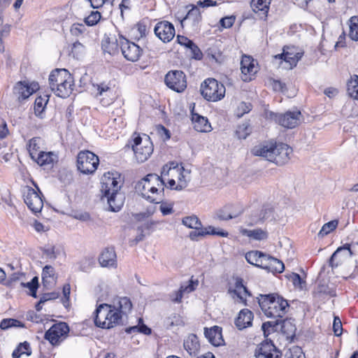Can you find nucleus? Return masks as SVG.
Wrapping results in <instances>:
<instances>
[{
	"label": "nucleus",
	"instance_id": "1",
	"mask_svg": "<svg viewBox=\"0 0 358 358\" xmlns=\"http://www.w3.org/2000/svg\"><path fill=\"white\" fill-rule=\"evenodd\" d=\"M132 308L130 299L126 296H117L111 303H101L94 312V322L97 327L112 329L122 323V317Z\"/></svg>",
	"mask_w": 358,
	"mask_h": 358
},
{
	"label": "nucleus",
	"instance_id": "2",
	"mask_svg": "<svg viewBox=\"0 0 358 358\" xmlns=\"http://www.w3.org/2000/svg\"><path fill=\"white\" fill-rule=\"evenodd\" d=\"M163 180L162 175L150 173L136 183L135 189L150 203H160L164 199L165 185Z\"/></svg>",
	"mask_w": 358,
	"mask_h": 358
},
{
	"label": "nucleus",
	"instance_id": "3",
	"mask_svg": "<svg viewBox=\"0 0 358 358\" xmlns=\"http://www.w3.org/2000/svg\"><path fill=\"white\" fill-rule=\"evenodd\" d=\"M161 175L164 185L171 189L180 191L186 188L190 181V171L176 162H171L163 166Z\"/></svg>",
	"mask_w": 358,
	"mask_h": 358
},
{
	"label": "nucleus",
	"instance_id": "4",
	"mask_svg": "<svg viewBox=\"0 0 358 358\" xmlns=\"http://www.w3.org/2000/svg\"><path fill=\"white\" fill-rule=\"evenodd\" d=\"M252 153L255 156L263 157L278 165H283L289 160L292 149L285 143H269L254 147Z\"/></svg>",
	"mask_w": 358,
	"mask_h": 358
},
{
	"label": "nucleus",
	"instance_id": "5",
	"mask_svg": "<svg viewBox=\"0 0 358 358\" xmlns=\"http://www.w3.org/2000/svg\"><path fill=\"white\" fill-rule=\"evenodd\" d=\"M49 85L57 96L66 98L73 91V78L67 70L57 69L49 76Z\"/></svg>",
	"mask_w": 358,
	"mask_h": 358
},
{
	"label": "nucleus",
	"instance_id": "6",
	"mask_svg": "<svg viewBox=\"0 0 358 358\" xmlns=\"http://www.w3.org/2000/svg\"><path fill=\"white\" fill-rule=\"evenodd\" d=\"M259 304L265 315L273 318H282L289 307L287 301L278 294L260 295Z\"/></svg>",
	"mask_w": 358,
	"mask_h": 358
},
{
	"label": "nucleus",
	"instance_id": "7",
	"mask_svg": "<svg viewBox=\"0 0 358 358\" xmlns=\"http://www.w3.org/2000/svg\"><path fill=\"white\" fill-rule=\"evenodd\" d=\"M131 141L133 142L132 150L136 160L140 163L145 162L153 152V145L150 137L146 134L141 136L135 133Z\"/></svg>",
	"mask_w": 358,
	"mask_h": 358
},
{
	"label": "nucleus",
	"instance_id": "8",
	"mask_svg": "<svg viewBox=\"0 0 358 358\" xmlns=\"http://www.w3.org/2000/svg\"><path fill=\"white\" fill-rule=\"evenodd\" d=\"M201 93L208 101H220L224 96L225 87L214 78H208L201 85Z\"/></svg>",
	"mask_w": 358,
	"mask_h": 358
},
{
	"label": "nucleus",
	"instance_id": "9",
	"mask_svg": "<svg viewBox=\"0 0 358 358\" xmlns=\"http://www.w3.org/2000/svg\"><path fill=\"white\" fill-rule=\"evenodd\" d=\"M99 157L89 150L80 151L77 157L78 169L84 174H92L97 169Z\"/></svg>",
	"mask_w": 358,
	"mask_h": 358
},
{
	"label": "nucleus",
	"instance_id": "10",
	"mask_svg": "<svg viewBox=\"0 0 358 358\" xmlns=\"http://www.w3.org/2000/svg\"><path fill=\"white\" fill-rule=\"evenodd\" d=\"M36 189L26 187L24 191V201L28 208L34 213H40L43 207V194L38 187L34 182Z\"/></svg>",
	"mask_w": 358,
	"mask_h": 358
},
{
	"label": "nucleus",
	"instance_id": "11",
	"mask_svg": "<svg viewBox=\"0 0 358 358\" xmlns=\"http://www.w3.org/2000/svg\"><path fill=\"white\" fill-rule=\"evenodd\" d=\"M270 117L282 127L292 129L299 124L301 113L299 110L287 111L283 114L271 113Z\"/></svg>",
	"mask_w": 358,
	"mask_h": 358
},
{
	"label": "nucleus",
	"instance_id": "12",
	"mask_svg": "<svg viewBox=\"0 0 358 358\" xmlns=\"http://www.w3.org/2000/svg\"><path fill=\"white\" fill-rule=\"evenodd\" d=\"M164 82L169 88L178 93L187 88L186 76L182 71H169L165 76Z\"/></svg>",
	"mask_w": 358,
	"mask_h": 358
},
{
	"label": "nucleus",
	"instance_id": "13",
	"mask_svg": "<svg viewBox=\"0 0 358 358\" xmlns=\"http://www.w3.org/2000/svg\"><path fill=\"white\" fill-rule=\"evenodd\" d=\"M101 192L103 195H108L120 190L121 178L118 173H105L101 178Z\"/></svg>",
	"mask_w": 358,
	"mask_h": 358
},
{
	"label": "nucleus",
	"instance_id": "14",
	"mask_svg": "<svg viewBox=\"0 0 358 358\" xmlns=\"http://www.w3.org/2000/svg\"><path fill=\"white\" fill-rule=\"evenodd\" d=\"M69 327L65 322H59L52 325L45 334V338L52 345H57L62 343L67 336Z\"/></svg>",
	"mask_w": 358,
	"mask_h": 358
},
{
	"label": "nucleus",
	"instance_id": "15",
	"mask_svg": "<svg viewBox=\"0 0 358 358\" xmlns=\"http://www.w3.org/2000/svg\"><path fill=\"white\" fill-rule=\"evenodd\" d=\"M124 58L128 61L136 62L142 55L143 50L136 43L120 36L117 41Z\"/></svg>",
	"mask_w": 358,
	"mask_h": 358
},
{
	"label": "nucleus",
	"instance_id": "16",
	"mask_svg": "<svg viewBox=\"0 0 358 358\" xmlns=\"http://www.w3.org/2000/svg\"><path fill=\"white\" fill-rule=\"evenodd\" d=\"M302 53L297 52L295 47H285L282 54L277 55L275 58L283 59L287 64V69H292L296 66L299 60L301 58Z\"/></svg>",
	"mask_w": 358,
	"mask_h": 358
},
{
	"label": "nucleus",
	"instance_id": "17",
	"mask_svg": "<svg viewBox=\"0 0 358 358\" xmlns=\"http://www.w3.org/2000/svg\"><path fill=\"white\" fill-rule=\"evenodd\" d=\"M156 36L163 42H169L175 36V28L168 21L158 22L155 27Z\"/></svg>",
	"mask_w": 358,
	"mask_h": 358
},
{
	"label": "nucleus",
	"instance_id": "18",
	"mask_svg": "<svg viewBox=\"0 0 358 358\" xmlns=\"http://www.w3.org/2000/svg\"><path fill=\"white\" fill-rule=\"evenodd\" d=\"M343 252H345V256L346 257L358 255V241L352 243H345L343 246L339 247L331 257L330 264L332 266H337L341 262V259L337 261V258Z\"/></svg>",
	"mask_w": 358,
	"mask_h": 358
},
{
	"label": "nucleus",
	"instance_id": "19",
	"mask_svg": "<svg viewBox=\"0 0 358 358\" xmlns=\"http://www.w3.org/2000/svg\"><path fill=\"white\" fill-rule=\"evenodd\" d=\"M257 358H281V353L278 350L271 341H265L255 350Z\"/></svg>",
	"mask_w": 358,
	"mask_h": 358
},
{
	"label": "nucleus",
	"instance_id": "20",
	"mask_svg": "<svg viewBox=\"0 0 358 358\" xmlns=\"http://www.w3.org/2000/svg\"><path fill=\"white\" fill-rule=\"evenodd\" d=\"M93 87L97 91L96 96H100L99 99L103 106H108L113 101L115 94L109 85L101 83L93 85Z\"/></svg>",
	"mask_w": 358,
	"mask_h": 358
},
{
	"label": "nucleus",
	"instance_id": "21",
	"mask_svg": "<svg viewBox=\"0 0 358 358\" xmlns=\"http://www.w3.org/2000/svg\"><path fill=\"white\" fill-rule=\"evenodd\" d=\"M241 70L242 73V80L245 82H249L257 72V67L254 64V59L250 56L243 57L241 62Z\"/></svg>",
	"mask_w": 358,
	"mask_h": 358
},
{
	"label": "nucleus",
	"instance_id": "22",
	"mask_svg": "<svg viewBox=\"0 0 358 358\" xmlns=\"http://www.w3.org/2000/svg\"><path fill=\"white\" fill-rule=\"evenodd\" d=\"M194 229V231H192L189 233V238L192 241H198L199 238L203 237L206 235H217L221 237H227L229 235L228 232L212 226L206 228H201V227H199Z\"/></svg>",
	"mask_w": 358,
	"mask_h": 358
},
{
	"label": "nucleus",
	"instance_id": "23",
	"mask_svg": "<svg viewBox=\"0 0 358 358\" xmlns=\"http://www.w3.org/2000/svg\"><path fill=\"white\" fill-rule=\"evenodd\" d=\"M38 89V85L32 83L30 85L26 82H19L14 87V93L19 100H24Z\"/></svg>",
	"mask_w": 358,
	"mask_h": 358
},
{
	"label": "nucleus",
	"instance_id": "24",
	"mask_svg": "<svg viewBox=\"0 0 358 358\" xmlns=\"http://www.w3.org/2000/svg\"><path fill=\"white\" fill-rule=\"evenodd\" d=\"M106 199L108 208L113 212H118L124 204V196L120 191L108 195H103L102 199Z\"/></svg>",
	"mask_w": 358,
	"mask_h": 358
},
{
	"label": "nucleus",
	"instance_id": "25",
	"mask_svg": "<svg viewBox=\"0 0 358 358\" xmlns=\"http://www.w3.org/2000/svg\"><path fill=\"white\" fill-rule=\"evenodd\" d=\"M204 334L208 341L215 346H220L224 343L222 328L220 327L214 326L210 329L205 328Z\"/></svg>",
	"mask_w": 358,
	"mask_h": 358
},
{
	"label": "nucleus",
	"instance_id": "26",
	"mask_svg": "<svg viewBox=\"0 0 358 358\" xmlns=\"http://www.w3.org/2000/svg\"><path fill=\"white\" fill-rule=\"evenodd\" d=\"M99 262L102 267H116V254L113 248H106L99 257Z\"/></svg>",
	"mask_w": 358,
	"mask_h": 358
},
{
	"label": "nucleus",
	"instance_id": "27",
	"mask_svg": "<svg viewBox=\"0 0 358 358\" xmlns=\"http://www.w3.org/2000/svg\"><path fill=\"white\" fill-rule=\"evenodd\" d=\"M253 317L254 315L251 310L246 308L243 309L239 312L238 317L236 318L235 324L238 329H244L252 326Z\"/></svg>",
	"mask_w": 358,
	"mask_h": 358
},
{
	"label": "nucleus",
	"instance_id": "28",
	"mask_svg": "<svg viewBox=\"0 0 358 358\" xmlns=\"http://www.w3.org/2000/svg\"><path fill=\"white\" fill-rule=\"evenodd\" d=\"M262 268L272 273H282L285 270V265L282 261L268 255H266Z\"/></svg>",
	"mask_w": 358,
	"mask_h": 358
},
{
	"label": "nucleus",
	"instance_id": "29",
	"mask_svg": "<svg viewBox=\"0 0 358 358\" xmlns=\"http://www.w3.org/2000/svg\"><path fill=\"white\" fill-rule=\"evenodd\" d=\"M229 292L233 298L237 297L238 302L243 303L245 305L246 304V296H250L248 289L243 284V280L238 278L236 279L234 289H229Z\"/></svg>",
	"mask_w": 358,
	"mask_h": 358
},
{
	"label": "nucleus",
	"instance_id": "30",
	"mask_svg": "<svg viewBox=\"0 0 358 358\" xmlns=\"http://www.w3.org/2000/svg\"><path fill=\"white\" fill-rule=\"evenodd\" d=\"M192 121L195 130L199 132H209L212 127L207 118L198 114H192Z\"/></svg>",
	"mask_w": 358,
	"mask_h": 358
},
{
	"label": "nucleus",
	"instance_id": "31",
	"mask_svg": "<svg viewBox=\"0 0 358 358\" xmlns=\"http://www.w3.org/2000/svg\"><path fill=\"white\" fill-rule=\"evenodd\" d=\"M266 255L262 252L253 250L246 253L245 259L249 264L262 268Z\"/></svg>",
	"mask_w": 358,
	"mask_h": 358
},
{
	"label": "nucleus",
	"instance_id": "32",
	"mask_svg": "<svg viewBox=\"0 0 358 358\" xmlns=\"http://www.w3.org/2000/svg\"><path fill=\"white\" fill-rule=\"evenodd\" d=\"M239 231L242 235L256 241H262L268 238L267 231L260 228L249 230L241 227Z\"/></svg>",
	"mask_w": 358,
	"mask_h": 358
},
{
	"label": "nucleus",
	"instance_id": "33",
	"mask_svg": "<svg viewBox=\"0 0 358 358\" xmlns=\"http://www.w3.org/2000/svg\"><path fill=\"white\" fill-rule=\"evenodd\" d=\"M183 346L190 355H195L200 348L197 336L194 334L189 335L184 341Z\"/></svg>",
	"mask_w": 358,
	"mask_h": 358
},
{
	"label": "nucleus",
	"instance_id": "34",
	"mask_svg": "<svg viewBox=\"0 0 358 358\" xmlns=\"http://www.w3.org/2000/svg\"><path fill=\"white\" fill-rule=\"evenodd\" d=\"M57 159V155L52 152L41 151L34 161L41 166L52 164Z\"/></svg>",
	"mask_w": 358,
	"mask_h": 358
},
{
	"label": "nucleus",
	"instance_id": "35",
	"mask_svg": "<svg viewBox=\"0 0 358 358\" xmlns=\"http://www.w3.org/2000/svg\"><path fill=\"white\" fill-rule=\"evenodd\" d=\"M201 20V15L199 9L196 7H193L181 20V24H182L184 22H188L192 27H197Z\"/></svg>",
	"mask_w": 358,
	"mask_h": 358
},
{
	"label": "nucleus",
	"instance_id": "36",
	"mask_svg": "<svg viewBox=\"0 0 358 358\" xmlns=\"http://www.w3.org/2000/svg\"><path fill=\"white\" fill-rule=\"evenodd\" d=\"M273 209L271 206H265L263 207L260 212L259 217L258 218H254L250 221H247L248 226H253L258 224L260 222L270 219L273 217Z\"/></svg>",
	"mask_w": 358,
	"mask_h": 358
},
{
	"label": "nucleus",
	"instance_id": "37",
	"mask_svg": "<svg viewBox=\"0 0 358 358\" xmlns=\"http://www.w3.org/2000/svg\"><path fill=\"white\" fill-rule=\"evenodd\" d=\"M241 212H234L232 206H226L217 212V217L220 220H229L236 218L241 215Z\"/></svg>",
	"mask_w": 358,
	"mask_h": 358
},
{
	"label": "nucleus",
	"instance_id": "38",
	"mask_svg": "<svg viewBox=\"0 0 358 358\" xmlns=\"http://www.w3.org/2000/svg\"><path fill=\"white\" fill-rule=\"evenodd\" d=\"M41 143L42 140L38 137H34L29 141L28 145V151L31 158L33 160H34L42 151L41 150Z\"/></svg>",
	"mask_w": 358,
	"mask_h": 358
},
{
	"label": "nucleus",
	"instance_id": "39",
	"mask_svg": "<svg viewBox=\"0 0 358 358\" xmlns=\"http://www.w3.org/2000/svg\"><path fill=\"white\" fill-rule=\"evenodd\" d=\"M347 92L350 97L358 100V76L354 75L348 82Z\"/></svg>",
	"mask_w": 358,
	"mask_h": 358
},
{
	"label": "nucleus",
	"instance_id": "40",
	"mask_svg": "<svg viewBox=\"0 0 358 358\" xmlns=\"http://www.w3.org/2000/svg\"><path fill=\"white\" fill-rule=\"evenodd\" d=\"M43 282L45 285L50 283H55L56 281L55 269L51 266H45L43 269L42 273Z\"/></svg>",
	"mask_w": 358,
	"mask_h": 358
},
{
	"label": "nucleus",
	"instance_id": "41",
	"mask_svg": "<svg viewBox=\"0 0 358 358\" xmlns=\"http://www.w3.org/2000/svg\"><path fill=\"white\" fill-rule=\"evenodd\" d=\"M338 224V220H334L327 223H325L317 234L318 237L324 238V236H327L337 228Z\"/></svg>",
	"mask_w": 358,
	"mask_h": 358
},
{
	"label": "nucleus",
	"instance_id": "42",
	"mask_svg": "<svg viewBox=\"0 0 358 358\" xmlns=\"http://www.w3.org/2000/svg\"><path fill=\"white\" fill-rule=\"evenodd\" d=\"M31 353L30 345L28 342L25 341L18 345L16 349L13 352V358H20L22 355H30Z\"/></svg>",
	"mask_w": 358,
	"mask_h": 358
},
{
	"label": "nucleus",
	"instance_id": "43",
	"mask_svg": "<svg viewBox=\"0 0 358 358\" xmlns=\"http://www.w3.org/2000/svg\"><path fill=\"white\" fill-rule=\"evenodd\" d=\"M194 289L192 281L187 286H181L180 289L171 295L172 301L176 303L181 301L184 293H189Z\"/></svg>",
	"mask_w": 358,
	"mask_h": 358
},
{
	"label": "nucleus",
	"instance_id": "44",
	"mask_svg": "<svg viewBox=\"0 0 358 358\" xmlns=\"http://www.w3.org/2000/svg\"><path fill=\"white\" fill-rule=\"evenodd\" d=\"M350 38L355 41H358V16H352L349 20Z\"/></svg>",
	"mask_w": 358,
	"mask_h": 358
},
{
	"label": "nucleus",
	"instance_id": "45",
	"mask_svg": "<svg viewBox=\"0 0 358 358\" xmlns=\"http://www.w3.org/2000/svg\"><path fill=\"white\" fill-rule=\"evenodd\" d=\"M271 0H252L251 5L255 12L263 11L266 13L268 10Z\"/></svg>",
	"mask_w": 358,
	"mask_h": 358
},
{
	"label": "nucleus",
	"instance_id": "46",
	"mask_svg": "<svg viewBox=\"0 0 358 358\" xmlns=\"http://www.w3.org/2000/svg\"><path fill=\"white\" fill-rule=\"evenodd\" d=\"M49 100L48 95L38 96L34 103V111L36 115H40L45 109Z\"/></svg>",
	"mask_w": 358,
	"mask_h": 358
},
{
	"label": "nucleus",
	"instance_id": "47",
	"mask_svg": "<svg viewBox=\"0 0 358 358\" xmlns=\"http://www.w3.org/2000/svg\"><path fill=\"white\" fill-rule=\"evenodd\" d=\"M182 222L184 225L191 229H197L201 226L200 220L195 215L184 217L182 220Z\"/></svg>",
	"mask_w": 358,
	"mask_h": 358
},
{
	"label": "nucleus",
	"instance_id": "48",
	"mask_svg": "<svg viewBox=\"0 0 358 358\" xmlns=\"http://www.w3.org/2000/svg\"><path fill=\"white\" fill-rule=\"evenodd\" d=\"M251 131L252 129L250 125L245 122L238 127L236 133L238 138L245 139L247 136L250 135Z\"/></svg>",
	"mask_w": 358,
	"mask_h": 358
},
{
	"label": "nucleus",
	"instance_id": "49",
	"mask_svg": "<svg viewBox=\"0 0 358 358\" xmlns=\"http://www.w3.org/2000/svg\"><path fill=\"white\" fill-rule=\"evenodd\" d=\"M13 327H23V324L20 321L12 318L3 319L0 323V328L2 330H6Z\"/></svg>",
	"mask_w": 358,
	"mask_h": 358
},
{
	"label": "nucleus",
	"instance_id": "50",
	"mask_svg": "<svg viewBox=\"0 0 358 358\" xmlns=\"http://www.w3.org/2000/svg\"><path fill=\"white\" fill-rule=\"evenodd\" d=\"M22 287H27L30 290V295L36 298V290L38 287V278L34 277L30 282L27 283H21Z\"/></svg>",
	"mask_w": 358,
	"mask_h": 358
},
{
	"label": "nucleus",
	"instance_id": "51",
	"mask_svg": "<svg viewBox=\"0 0 358 358\" xmlns=\"http://www.w3.org/2000/svg\"><path fill=\"white\" fill-rule=\"evenodd\" d=\"M252 109V105L250 103H246L244 101L241 102L236 109V115L238 117H243L245 114L248 113Z\"/></svg>",
	"mask_w": 358,
	"mask_h": 358
},
{
	"label": "nucleus",
	"instance_id": "52",
	"mask_svg": "<svg viewBox=\"0 0 358 358\" xmlns=\"http://www.w3.org/2000/svg\"><path fill=\"white\" fill-rule=\"evenodd\" d=\"M101 13L98 11H92L90 15L85 18V22L88 26H94L100 20Z\"/></svg>",
	"mask_w": 358,
	"mask_h": 358
},
{
	"label": "nucleus",
	"instance_id": "53",
	"mask_svg": "<svg viewBox=\"0 0 358 358\" xmlns=\"http://www.w3.org/2000/svg\"><path fill=\"white\" fill-rule=\"evenodd\" d=\"M289 279L292 282L296 288L302 289L306 285V282L301 279V276L298 273H292L289 275Z\"/></svg>",
	"mask_w": 358,
	"mask_h": 358
},
{
	"label": "nucleus",
	"instance_id": "54",
	"mask_svg": "<svg viewBox=\"0 0 358 358\" xmlns=\"http://www.w3.org/2000/svg\"><path fill=\"white\" fill-rule=\"evenodd\" d=\"M85 26L83 24L74 23L71 26L70 31L72 35L78 36L82 35L85 32Z\"/></svg>",
	"mask_w": 358,
	"mask_h": 358
},
{
	"label": "nucleus",
	"instance_id": "55",
	"mask_svg": "<svg viewBox=\"0 0 358 358\" xmlns=\"http://www.w3.org/2000/svg\"><path fill=\"white\" fill-rule=\"evenodd\" d=\"M135 331H139L145 335H150L151 334V329L145 324H142L139 327L134 326L127 329V332L132 333Z\"/></svg>",
	"mask_w": 358,
	"mask_h": 358
},
{
	"label": "nucleus",
	"instance_id": "56",
	"mask_svg": "<svg viewBox=\"0 0 358 358\" xmlns=\"http://www.w3.org/2000/svg\"><path fill=\"white\" fill-rule=\"evenodd\" d=\"M85 50V47L80 42H75L71 48V54L74 57L78 58V57L83 54Z\"/></svg>",
	"mask_w": 358,
	"mask_h": 358
},
{
	"label": "nucleus",
	"instance_id": "57",
	"mask_svg": "<svg viewBox=\"0 0 358 358\" xmlns=\"http://www.w3.org/2000/svg\"><path fill=\"white\" fill-rule=\"evenodd\" d=\"M333 330L335 336H339L343 331L342 323L340 318L337 316L334 317L333 323Z\"/></svg>",
	"mask_w": 358,
	"mask_h": 358
},
{
	"label": "nucleus",
	"instance_id": "58",
	"mask_svg": "<svg viewBox=\"0 0 358 358\" xmlns=\"http://www.w3.org/2000/svg\"><path fill=\"white\" fill-rule=\"evenodd\" d=\"M192 53V57L195 59H201L202 58V52L199 48V47L194 43V42L192 43V44L188 48Z\"/></svg>",
	"mask_w": 358,
	"mask_h": 358
},
{
	"label": "nucleus",
	"instance_id": "59",
	"mask_svg": "<svg viewBox=\"0 0 358 358\" xmlns=\"http://www.w3.org/2000/svg\"><path fill=\"white\" fill-rule=\"evenodd\" d=\"M62 292L64 296V298L62 299L63 304L64 306L67 307L69 306V296L71 294V286L69 284H65L64 285Z\"/></svg>",
	"mask_w": 358,
	"mask_h": 358
},
{
	"label": "nucleus",
	"instance_id": "60",
	"mask_svg": "<svg viewBox=\"0 0 358 358\" xmlns=\"http://www.w3.org/2000/svg\"><path fill=\"white\" fill-rule=\"evenodd\" d=\"M234 22L235 17L233 15L224 17L220 21L221 26L224 28H230L234 24Z\"/></svg>",
	"mask_w": 358,
	"mask_h": 358
},
{
	"label": "nucleus",
	"instance_id": "61",
	"mask_svg": "<svg viewBox=\"0 0 358 358\" xmlns=\"http://www.w3.org/2000/svg\"><path fill=\"white\" fill-rule=\"evenodd\" d=\"M280 321V320L278 319L275 321H268L263 323L262 328L264 331V334H266L267 332L268 334H269L270 329L278 325Z\"/></svg>",
	"mask_w": 358,
	"mask_h": 358
},
{
	"label": "nucleus",
	"instance_id": "62",
	"mask_svg": "<svg viewBox=\"0 0 358 358\" xmlns=\"http://www.w3.org/2000/svg\"><path fill=\"white\" fill-rule=\"evenodd\" d=\"M159 208L164 215H167L173 213V205L171 203H164L162 202Z\"/></svg>",
	"mask_w": 358,
	"mask_h": 358
},
{
	"label": "nucleus",
	"instance_id": "63",
	"mask_svg": "<svg viewBox=\"0 0 358 358\" xmlns=\"http://www.w3.org/2000/svg\"><path fill=\"white\" fill-rule=\"evenodd\" d=\"M22 276V274L19 273H14L10 276H9L8 279L7 280L6 285L7 286H12L13 284L18 280H20V277Z\"/></svg>",
	"mask_w": 358,
	"mask_h": 358
},
{
	"label": "nucleus",
	"instance_id": "64",
	"mask_svg": "<svg viewBox=\"0 0 358 358\" xmlns=\"http://www.w3.org/2000/svg\"><path fill=\"white\" fill-rule=\"evenodd\" d=\"M287 358H304V355L300 348H296L291 351V355Z\"/></svg>",
	"mask_w": 358,
	"mask_h": 358
}]
</instances>
